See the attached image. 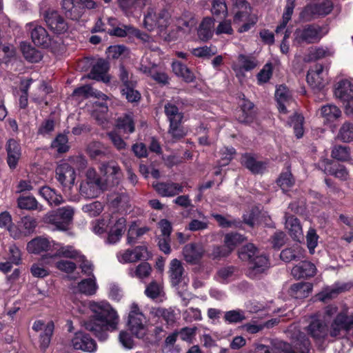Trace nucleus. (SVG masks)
<instances>
[{
    "label": "nucleus",
    "instance_id": "nucleus-1",
    "mask_svg": "<svg viewBox=\"0 0 353 353\" xmlns=\"http://www.w3.org/2000/svg\"><path fill=\"white\" fill-rule=\"evenodd\" d=\"M353 328V312L347 308L339 311L335 305H328L322 314L311 317L306 327L307 334L316 342L323 340L329 334L334 338H340L343 333Z\"/></svg>",
    "mask_w": 353,
    "mask_h": 353
},
{
    "label": "nucleus",
    "instance_id": "nucleus-2",
    "mask_svg": "<svg viewBox=\"0 0 353 353\" xmlns=\"http://www.w3.org/2000/svg\"><path fill=\"white\" fill-rule=\"evenodd\" d=\"M88 307L93 315L84 321L83 326L93 332L99 340H105L108 337L106 331L117 328L119 320L117 312L106 301H91L88 302Z\"/></svg>",
    "mask_w": 353,
    "mask_h": 353
},
{
    "label": "nucleus",
    "instance_id": "nucleus-3",
    "mask_svg": "<svg viewBox=\"0 0 353 353\" xmlns=\"http://www.w3.org/2000/svg\"><path fill=\"white\" fill-rule=\"evenodd\" d=\"M126 221L117 215L103 214L101 219L92 222V230L96 234H104L110 227L107 243L114 244L119 242L125 230Z\"/></svg>",
    "mask_w": 353,
    "mask_h": 353
},
{
    "label": "nucleus",
    "instance_id": "nucleus-4",
    "mask_svg": "<svg viewBox=\"0 0 353 353\" xmlns=\"http://www.w3.org/2000/svg\"><path fill=\"white\" fill-rule=\"evenodd\" d=\"M239 254L241 259L250 261L248 274L250 277H256L270 267L267 256L260 253L253 244L250 243L243 246Z\"/></svg>",
    "mask_w": 353,
    "mask_h": 353
},
{
    "label": "nucleus",
    "instance_id": "nucleus-5",
    "mask_svg": "<svg viewBox=\"0 0 353 353\" xmlns=\"http://www.w3.org/2000/svg\"><path fill=\"white\" fill-rule=\"evenodd\" d=\"M184 268L181 261L174 259L169 265L168 274L172 286L178 291V294L182 299L183 305L186 306L192 294L186 292L188 279L184 275Z\"/></svg>",
    "mask_w": 353,
    "mask_h": 353
},
{
    "label": "nucleus",
    "instance_id": "nucleus-6",
    "mask_svg": "<svg viewBox=\"0 0 353 353\" xmlns=\"http://www.w3.org/2000/svg\"><path fill=\"white\" fill-rule=\"evenodd\" d=\"M232 9L234 24L238 26V32H247L256 23V15L251 14V8L245 0H232Z\"/></svg>",
    "mask_w": 353,
    "mask_h": 353
},
{
    "label": "nucleus",
    "instance_id": "nucleus-7",
    "mask_svg": "<svg viewBox=\"0 0 353 353\" xmlns=\"http://www.w3.org/2000/svg\"><path fill=\"white\" fill-rule=\"evenodd\" d=\"M325 33L323 28L316 24L303 26L296 29L294 33V44H310L319 42Z\"/></svg>",
    "mask_w": 353,
    "mask_h": 353
},
{
    "label": "nucleus",
    "instance_id": "nucleus-8",
    "mask_svg": "<svg viewBox=\"0 0 353 353\" xmlns=\"http://www.w3.org/2000/svg\"><path fill=\"white\" fill-rule=\"evenodd\" d=\"M128 325L137 338H143L147 332L146 318L137 303H132L128 314Z\"/></svg>",
    "mask_w": 353,
    "mask_h": 353
},
{
    "label": "nucleus",
    "instance_id": "nucleus-9",
    "mask_svg": "<svg viewBox=\"0 0 353 353\" xmlns=\"http://www.w3.org/2000/svg\"><path fill=\"white\" fill-rule=\"evenodd\" d=\"M170 20V16L168 11L163 10L157 13L153 8H150L144 17L143 24L150 31L155 28L162 31L168 26Z\"/></svg>",
    "mask_w": 353,
    "mask_h": 353
},
{
    "label": "nucleus",
    "instance_id": "nucleus-10",
    "mask_svg": "<svg viewBox=\"0 0 353 353\" xmlns=\"http://www.w3.org/2000/svg\"><path fill=\"white\" fill-rule=\"evenodd\" d=\"M333 9V3L330 0H324L319 3L307 5L300 13V19L303 21H311L319 16L330 14Z\"/></svg>",
    "mask_w": 353,
    "mask_h": 353
},
{
    "label": "nucleus",
    "instance_id": "nucleus-11",
    "mask_svg": "<svg viewBox=\"0 0 353 353\" xmlns=\"http://www.w3.org/2000/svg\"><path fill=\"white\" fill-rule=\"evenodd\" d=\"M56 179L61 185L63 190H70L76 179L74 168L68 162L60 163L56 168Z\"/></svg>",
    "mask_w": 353,
    "mask_h": 353
},
{
    "label": "nucleus",
    "instance_id": "nucleus-12",
    "mask_svg": "<svg viewBox=\"0 0 353 353\" xmlns=\"http://www.w3.org/2000/svg\"><path fill=\"white\" fill-rule=\"evenodd\" d=\"M37 225L35 219L31 216H24L10 230V235L14 239H19L29 236L34 232Z\"/></svg>",
    "mask_w": 353,
    "mask_h": 353
},
{
    "label": "nucleus",
    "instance_id": "nucleus-13",
    "mask_svg": "<svg viewBox=\"0 0 353 353\" xmlns=\"http://www.w3.org/2000/svg\"><path fill=\"white\" fill-rule=\"evenodd\" d=\"M327 72L321 64H316L311 68L307 74V82L313 90H320L326 84Z\"/></svg>",
    "mask_w": 353,
    "mask_h": 353
},
{
    "label": "nucleus",
    "instance_id": "nucleus-14",
    "mask_svg": "<svg viewBox=\"0 0 353 353\" xmlns=\"http://www.w3.org/2000/svg\"><path fill=\"white\" fill-rule=\"evenodd\" d=\"M26 28L31 31V38L34 43L44 48L51 47L52 41L46 30L35 22L26 24Z\"/></svg>",
    "mask_w": 353,
    "mask_h": 353
},
{
    "label": "nucleus",
    "instance_id": "nucleus-15",
    "mask_svg": "<svg viewBox=\"0 0 353 353\" xmlns=\"http://www.w3.org/2000/svg\"><path fill=\"white\" fill-rule=\"evenodd\" d=\"M99 171L105 183L112 185L118 184L122 176L120 167L114 161L103 163L99 167Z\"/></svg>",
    "mask_w": 353,
    "mask_h": 353
},
{
    "label": "nucleus",
    "instance_id": "nucleus-16",
    "mask_svg": "<svg viewBox=\"0 0 353 353\" xmlns=\"http://www.w3.org/2000/svg\"><path fill=\"white\" fill-rule=\"evenodd\" d=\"M71 345L76 350L88 352H94L97 350V343L88 334L77 332L71 339Z\"/></svg>",
    "mask_w": 353,
    "mask_h": 353
},
{
    "label": "nucleus",
    "instance_id": "nucleus-17",
    "mask_svg": "<svg viewBox=\"0 0 353 353\" xmlns=\"http://www.w3.org/2000/svg\"><path fill=\"white\" fill-rule=\"evenodd\" d=\"M258 65L257 60L252 56L239 54L232 65L238 78L245 76V72L254 69Z\"/></svg>",
    "mask_w": 353,
    "mask_h": 353
},
{
    "label": "nucleus",
    "instance_id": "nucleus-18",
    "mask_svg": "<svg viewBox=\"0 0 353 353\" xmlns=\"http://www.w3.org/2000/svg\"><path fill=\"white\" fill-rule=\"evenodd\" d=\"M319 167L326 174L332 175L341 181L349 179V171L343 165L334 164L330 160L325 159L319 163Z\"/></svg>",
    "mask_w": 353,
    "mask_h": 353
},
{
    "label": "nucleus",
    "instance_id": "nucleus-19",
    "mask_svg": "<svg viewBox=\"0 0 353 353\" xmlns=\"http://www.w3.org/2000/svg\"><path fill=\"white\" fill-rule=\"evenodd\" d=\"M44 19L48 28L57 34L65 32L68 25L63 18L55 10H49L46 12Z\"/></svg>",
    "mask_w": 353,
    "mask_h": 353
},
{
    "label": "nucleus",
    "instance_id": "nucleus-20",
    "mask_svg": "<svg viewBox=\"0 0 353 353\" xmlns=\"http://www.w3.org/2000/svg\"><path fill=\"white\" fill-rule=\"evenodd\" d=\"M147 254V249L144 246H137L132 250L128 249L119 252L117 257L121 263H129L144 259Z\"/></svg>",
    "mask_w": 353,
    "mask_h": 353
},
{
    "label": "nucleus",
    "instance_id": "nucleus-21",
    "mask_svg": "<svg viewBox=\"0 0 353 353\" xmlns=\"http://www.w3.org/2000/svg\"><path fill=\"white\" fill-rule=\"evenodd\" d=\"M149 57L146 55L141 61L139 70L144 74L150 76L156 81L166 84L168 83V77L164 72H156L154 69L156 65L148 61Z\"/></svg>",
    "mask_w": 353,
    "mask_h": 353
},
{
    "label": "nucleus",
    "instance_id": "nucleus-22",
    "mask_svg": "<svg viewBox=\"0 0 353 353\" xmlns=\"http://www.w3.org/2000/svg\"><path fill=\"white\" fill-rule=\"evenodd\" d=\"M54 245L55 242L54 241H51L46 237L38 236L28 243L27 250L29 253L40 254L48 250L54 251Z\"/></svg>",
    "mask_w": 353,
    "mask_h": 353
},
{
    "label": "nucleus",
    "instance_id": "nucleus-23",
    "mask_svg": "<svg viewBox=\"0 0 353 353\" xmlns=\"http://www.w3.org/2000/svg\"><path fill=\"white\" fill-rule=\"evenodd\" d=\"M32 329L36 332L43 331V333L40 335V344L42 348H46L50 344L53 333V323L49 322L45 324L42 321L38 320L34 323Z\"/></svg>",
    "mask_w": 353,
    "mask_h": 353
},
{
    "label": "nucleus",
    "instance_id": "nucleus-24",
    "mask_svg": "<svg viewBox=\"0 0 353 353\" xmlns=\"http://www.w3.org/2000/svg\"><path fill=\"white\" fill-rule=\"evenodd\" d=\"M205 253L203 247L200 244L190 243L183 249V255L189 263L195 264L203 257Z\"/></svg>",
    "mask_w": 353,
    "mask_h": 353
},
{
    "label": "nucleus",
    "instance_id": "nucleus-25",
    "mask_svg": "<svg viewBox=\"0 0 353 353\" xmlns=\"http://www.w3.org/2000/svg\"><path fill=\"white\" fill-rule=\"evenodd\" d=\"M275 98L280 113L286 114L287 108L294 103L289 90L284 85H280L276 88Z\"/></svg>",
    "mask_w": 353,
    "mask_h": 353
},
{
    "label": "nucleus",
    "instance_id": "nucleus-26",
    "mask_svg": "<svg viewBox=\"0 0 353 353\" xmlns=\"http://www.w3.org/2000/svg\"><path fill=\"white\" fill-rule=\"evenodd\" d=\"M7 162L11 169H14L21 157V148L14 139H10L6 144Z\"/></svg>",
    "mask_w": 353,
    "mask_h": 353
},
{
    "label": "nucleus",
    "instance_id": "nucleus-27",
    "mask_svg": "<svg viewBox=\"0 0 353 353\" xmlns=\"http://www.w3.org/2000/svg\"><path fill=\"white\" fill-rule=\"evenodd\" d=\"M152 186L159 194L167 197L176 196L182 192L183 190L181 185L173 182L156 183H153Z\"/></svg>",
    "mask_w": 353,
    "mask_h": 353
},
{
    "label": "nucleus",
    "instance_id": "nucleus-28",
    "mask_svg": "<svg viewBox=\"0 0 353 353\" xmlns=\"http://www.w3.org/2000/svg\"><path fill=\"white\" fill-rule=\"evenodd\" d=\"M108 68V62L103 59H99L93 66L91 72L88 74V77L92 79L108 83L110 81V77L107 75Z\"/></svg>",
    "mask_w": 353,
    "mask_h": 353
},
{
    "label": "nucleus",
    "instance_id": "nucleus-29",
    "mask_svg": "<svg viewBox=\"0 0 353 353\" xmlns=\"http://www.w3.org/2000/svg\"><path fill=\"white\" fill-rule=\"evenodd\" d=\"M334 94L343 103L353 98V83L347 79L340 81L335 88Z\"/></svg>",
    "mask_w": 353,
    "mask_h": 353
},
{
    "label": "nucleus",
    "instance_id": "nucleus-30",
    "mask_svg": "<svg viewBox=\"0 0 353 353\" xmlns=\"http://www.w3.org/2000/svg\"><path fill=\"white\" fill-rule=\"evenodd\" d=\"M245 238L241 234H227L225 236V246L228 249L227 252L222 253L220 248H216L214 250L215 256H225L228 254L238 244L243 242Z\"/></svg>",
    "mask_w": 353,
    "mask_h": 353
},
{
    "label": "nucleus",
    "instance_id": "nucleus-31",
    "mask_svg": "<svg viewBox=\"0 0 353 353\" xmlns=\"http://www.w3.org/2000/svg\"><path fill=\"white\" fill-rule=\"evenodd\" d=\"M316 274L315 265L308 261H303L292 269V274L296 279L313 276Z\"/></svg>",
    "mask_w": 353,
    "mask_h": 353
},
{
    "label": "nucleus",
    "instance_id": "nucleus-32",
    "mask_svg": "<svg viewBox=\"0 0 353 353\" xmlns=\"http://www.w3.org/2000/svg\"><path fill=\"white\" fill-rule=\"evenodd\" d=\"M103 188V184L83 181L81 183L79 192L85 198L92 199L97 197Z\"/></svg>",
    "mask_w": 353,
    "mask_h": 353
},
{
    "label": "nucleus",
    "instance_id": "nucleus-33",
    "mask_svg": "<svg viewBox=\"0 0 353 353\" xmlns=\"http://www.w3.org/2000/svg\"><path fill=\"white\" fill-rule=\"evenodd\" d=\"M291 343L293 348L301 353H308L310 347V340L303 332H294L291 336Z\"/></svg>",
    "mask_w": 353,
    "mask_h": 353
},
{
    "label": "nucleus",
    "instance_id": "nucleus-34",
    "mask_svg": "<svg viewBox=\"0 0 353 353\" xmlns=\"http://www.w3.org/2000/svg\"><path fill=\"white\" fill-rule=\"evenodd\" d=\"M334 50L328 46H319L310 49L309 54L304 58L305 61L309 62L333 56Z\"/></svg>",
    "mask_w": 353,
    "mask_h": 353
},
{
    "label": "nucleus",
    "instance_id": "nucleus-35",
    "mask_svg": "<svg viewBox=\"0 0 353 353\" xmlns=\"http://www.w3.org/2000/svg\"><path fill=\"white\" fill-rule=\"evenodd\" d=\"M55 254L52 257H65L77 261L81 253L72 245H63L55 243L54 247Z\"/></svg>",
    "mask_w": 353,
    "mask_h": 353
},
{
    "label": "nucleus",
    "instance_id": "nucleus-36",
    "mask_svg": "<svg viewBox=\"0 0 353 353\" xmlns=\"http://www.w3.org/2000/svg\"><path fill=\"white\" fill-rule=\"evenodd\" d=\"M319 114L326 123L334 122L341 117V111L333 104L322 106L319 109Z\"/></svg>",
    "mask_w": 353,
    "mask_h": 353
},
{
    "label": "nucleus",
    "instance_id": "nucleus-37",
    "mask_svg": "<svg viewBox=\"0 0 353 353\" xmlns=\"http://www.w3.org/2000/svg\"><path fill=\"white\" fill-rule=\"evenodd\" d=\"M285 228L289 234L294 239L299 241L303 237V230L300 222L297 218L294 216H288L285 218Z\"/></svg>",
    "mask_w": 353,
    "mask_h": 353
},
{
    "label": "nucleus",
    "instance_id": "nucleus-38",
    "mask_svg": "<svg viewBox=\"0 0 353 353\" xmlns=\"http://www.w3.org/2000/svg\"><path fill=\"white\" fill-rule=\"evenodd\" d=\"M296 0H287L285 11L283 14L282 21L276 29V34L278 35L280 33L285 34L286 31V26L289 21L291 19L294 8L295 7V3ZM287 31H288L287 30Z\"/></svg>",
    "mask_w": 353,
    "mask_h": 353
},
{
    "label": "nucleus",
    "instance_id": "nucleus-39",
    "mask_svg": "<svg viewBox=\"0 0 353 353\" xmlns=\"http://www.w3.org/2000/svg\"><path fill=\"white\" fill-rule=\"evenodd\" d=\"M312 290L310 283H297L290 287V294L294 299H303L310 295Z\"/></svg>",
    "mask_w": 353,
    "mask_h": 353
},
{
    "label": "nucleus",
    "instance_id": "nucleus-40",
    "mask_svg": "<svg viewBox=\"0 0 353 353\" xmlns=\"http://www.w3.org/2000/svg\"><path fill=\"white\" fill-rule=\"evenodd\" d=\"M62 8L68 18L78 20L83 14V9L74 3V0H63Z\"/></svg>",
    "mask_w": 353,
    "mask_h": 353
},
{
    "label": "nucleus",
    "instance_id": "nucleus-41",
    "mask_svg": "<svg viewBox=\"0 0 353 353\" xmlns=\"http://www.w3.org/2000/svg\"><path fill=\"white\" fill-rule=\"evenodd\" d=\"M97 288L96 279L92 276V278L79 282L77 286V291L87 296H92L96 293Z\"/></svg>",
    "mask_w": 353,
    "mask_h": 353
},
{
    "label": "nucleus",
    "instance_id": "nucleus-42",
    "mask_svg": "<svg viewBox=\"0 0 353 353\" xmlns=\"http://www.w3.org/2000/svg\"><path fill=\"white\" fill-rule=\"evenodd\" d=\"M214 26L212 19L210 17L203 19L198 30L199 38L203 41L210 39L213 34Z\"/></svg>",
    "mask_w": 353,
    "mask_h": 353
},
{
    "label": "nucleus",
    "instance_id": "nucleus-43",
    "mask_svg": "<svg viewBox=\"0 0 353 353\" xmlns=\"http://www.w3.org/2000/svg\"><path fill=\"white\" fill-rule=\"evenodd\" d=\"M241 163L253 173H260L265 168V163L256 161L252 156L248 154L242 156Z\"/></svg>",
    "mask_w": 353,
    "mask_h": 353
},
{
    "label": "nucleus",
    "instance_id": "nucleus-44",
    "mask_svg": "<svg viewBox=\"0 0 353 353\" xmlns=\"http://www.w3.org/2000/svg\"><path fill=\"white\" fill-rule=\"evenodd\" d=\"M73 94L74 95L82 96L86 98L94 97L96 99H101L102 101H105L108 99V97L105 94H103L100 91L94 90L91 86L88 85L77 88L74 90Z\"/></svg>",
    "mask_w": 353,
    "mask_h": 353
},
{
    "label": "nucleus",
    "instance_id": "nucleus-45",
    "mask_svg": "<svg viewBox=\"0 0 353 353\" xmlns=\"http://www.w3.org/2000/svg\"><path fill=\"white\" fill-rule=\"evenodd\" d=\"M39 193L50 205H58L63 202L62 196L57 194L54 190L49 187L45 186L41 188Z\"/></svg>",
    "mask_w": 353,
    "mask_h": 353
},
{
    "label": "nucleus",
    "instance_id": "nucleus-46",
    "mask_svg": "<svg viewBox=\"0 0 353 353\" xmlns=\"http://www.w3.org/2000/svg\"><path fill=\"white\" fill-rule=\"evenodd\" d=\"M199 218L192 219L185 227V230L191 232L202 231L208 228V221L201 212H198Z\"/></svg>",
    "mask_w": 353,
    "mask_h": 353
},
{
    "label": "nucleus",
    "instance_id": "nucleus-47",
    "mask_svg": "<svg viewBox=\"0 0 353 353\" xmlns=\"http://www.w3.org/2000/svg\"><path fill=\"white\" fill-rule=\"evenodd\" d=\"M172 66L174 74L183 78L186 82L190 83L194 80L193 73L184 64L179 61H174Z\"/></svg>",
    "mask_w": 353,
    "mask_h": 353
},
{
    "label": "nucleus",
    "instance_id": "nucleus-48",
    "mask_svg": "<svg viewBox=\"0 0 353 353\" xmlns=\"http://www.w3.org/2000/svg\"><path fill=\"white\" fill-rule=\"evenodd\" d=\"M152 268L148 263H141L136 268L128 269V274L131 277H136L140 279L147 278L150 276Z\"/></svg>",
    "mask_w": 353,
    "mask_h": 353
},
{
    "label": "nucleus",
    "instance_id": "nucleus-49",
    "mask_svg": "<svg viewBox=\"0 0 353 353\" xmlns=\"http://www.w3.org/2000/svg\"><path fill=\"white\" fill-rule=\"evenodd\" d=\"M54 211L62 219V222H58L59 227L61 228H68L74 215L73 208L70 206H65Z\"/></svg>",
    "mask_w": 353,
    "mask_h": 353
},
{
    "label": "nucleus",
    "instance_id": "nucleus-50",
    "mask_svg": "<svg viewBox=\"0 0 353 353\" xmlns=\"http://www.w3.org/2000/svg\"><path fill=\"white\" fill-rule=\"evenodd\" d=\"M108 113V106L103 102L94 101L93 103V110H92V117L101 124H103L106 121Z\"/></svg>",
    "mask_w": 353,
    "mask_h": 353
},
{
    "label": "nucleus",
    "instance_id": "nucleus-51",
    "mask_svg": "<svg viewBox=\"0 0 353 353\" xmlns=\"http://www.w3.org/2000/svg\"><path fill=\"white\" fill-rule=\"evenodd\" d=\"M21 49L24 57L30 62H38L41 59L39 51L32 47L30 44L22 43Z\"/></svg>",
    "mask_w": 353,
    "mask_h": 353
},
{
    "label": "nucleus",
    "instance_id": "nucleus-52",
    "mask_svg": "<svg viewBox=\"0 0 353 353\" xmlns=\"http://www.w3.org/2000/svg\"><path fill=\"white\" fill-rule=\"evenodd\" d=\"M302 255V250L298 244H295L293 247L283 250L280 257L285 262H290L292 260L299 259Z\"/></svg>",
    "mask_w": 353,
    "mask_h": 353
},
{
    "label": "nucleus",
    "instance_id": "nucleus-53",
    "mask_svg": "<svg viewBox=\"0 0 353 353\" xmlns=\"http://www.w3.org/2000/svg\"><path fill=\"white\" fill-rule=\"evenodd\" d=\"M87 152L91 158L95 159L105 156L108 150L101 143L93 141L88 145Z\"/></svg>",
    "mask_w": 353,
    "mask_h": 353
},
{
    "label": "nucleus",
    "instance_id": "nucleus-54",
    "mask_svg": "<svg viewBox=\"0 0 353 353\" xmlns=\"http://www.w3.org/2000/svg\"><path fill=\"white\" fill-rule=\"evenodd\" d=\"M118 127L124 132L132 133L134 131V122L131 113L126 114L118 119Z\"/></svg>",
    "mask_w": 353,
    "mask_h": 353
},
{
    "label": "nucleus",
    "instance_id": "nucleus-55",
    "mask_svg": "<svg viewBox=\"0 0 353 353\" xmlns=\"http://www.w3.org/2000/svg\"><path fill=\"white\" fill-rule=\"evenodd\" d=\"M276 182L283 192H287L293 187L294 184V179L291 172L286 171L280 174Z\"/></svg>",
    "mask_w": 353,
    "mask_h": 353
},
{
    "label": "nucleus",
    "instance_id": "nucleus-56",
    "mask_svg": "<svg viewBox=\"0 0 353 353\" xmlns=\"http://www.w3.org/2000/svg\"><path fill=\"white\" fill-rule=\"evenodd\" d=\"M337 137L343 142L353 141V123H344L340 128Z\"/></svg>",
    "mask_w": 353,
    "mask_h": 353
},
{
    "label": "nucleus",
    "instance_id": "nucleus-57",
    "mask_svg": "<svg viewBox=\"0 0 353 353\" xmlns=\"http://www.w3.org/2000/svg\"><path fill=\"white\" fill-rule=\"evenodd\" d=\"M332 157L340 161H347L350 159V150L346 146L336 145L332 148Z\"/></svg>",
    "mask_w": 353,
    "mask_h": 353
},
{
    "label": "nucleus",
    "instance_id": "nucleus-58",
    "mask_svg": "<svg viewBox=\"0 0 353 353\" xmlns=\"http://www.w3.org/2000/svg\"><path fill=\"white\" fill-rule=\"evenodd\" d=\"M234 276V268L232 266L220 268L216 276V280L220 283H228L233 279Z\"/></svg>",
    "mask_w": 353,
    "mask_h": 353
},
{
    "label": "nucleus",
    "instance_id": "nucleus-59",
    "mask_svg": "<svg viewBox=\"0 0 353 353\" xmlns=\"http://www.w3.org/2000/svg\"><path fill=\"white\" fill-rule=\"evenodd\" d=\"M224 319L228 323H237L246 319L245 312L241 310L228 311L224 314Z\"/></svg>",
    "mask_w": 353,
    "mask_h": 353
},
{
    "label": "nucleus",
    "instance_id": "nucleus-60",
    "mask_svg": "<svg viewBox=\"0 0 353 353\" xmlns=\"http://www.w3.org/2000/svg\"><path fill=\"white\" fill-rule=\"evenodd\" d=\"M165 112L170 122H181L183 114L179 111V109L174 105L168 103L165 106Z\"/></svg>",
    "mask_w": 353,
    "mask_h": 353
},
{
    "label": "nucleus",
    "instance_id": "nucleus-61",
    "mask_svg": "<svg viewBox=\"0 0 353 353\" xmlns=\"http://www.w3.org/2000/svg\"><path fill=\"white\" fill-rule=\"evenodd\" d=\"M148 231L146 227L138 228L135 223H132L128 232V243L132 244L135 242V239Z\"/></svg>",
    "mask_w": 353,
    "mask_h": 353
},
{
    "label": "nucleus",
    "instance_id": "nucleus-62",
    "mask_svg": "<svg viewBox=\"0 0 353 353\" xmlns=\"http://www.w3.org/2000/svg\"><path fill=\"white\" fill-rule=\"evenodd\" d=\"M145 294L152 299H157L163 295V288L161 284L152 281L146 287Z\"/></svg>",
    "mask_w": 353,
    "mask_h": 353
},
{
    "label": "nucleus",
    "instance_id": "nucleus-63",
    "mask_svg": "<svg viewBox=\"0 0 353 353\" xmlns=\"http://www.w3.org/2000/svg\"><path fill=\"white\" fill-rule=\"evenodd\" d=\"M68 137L65 134H59L52 142V148L58 152H65L69 149Z\"/></svg>",
    "mask_w": 353,
    "mask_h": 353
},
{
    "label": "nucleus",
    "instance_id": "nucleus-64",
    "mask_svg": "<svg viewBox=\"0 0 353 353\" xmlns=\"http://www.w3.org/2000/svg\"><path fill=\"white\" fill-rule=\"evenodd\" d=\"M17 203L19 208L28 210H36L38 205L37 201L32 196L19 197Z\"/></svg>",
    "mask_w": 353,
    "mask_h": 353
}]
</instances>
